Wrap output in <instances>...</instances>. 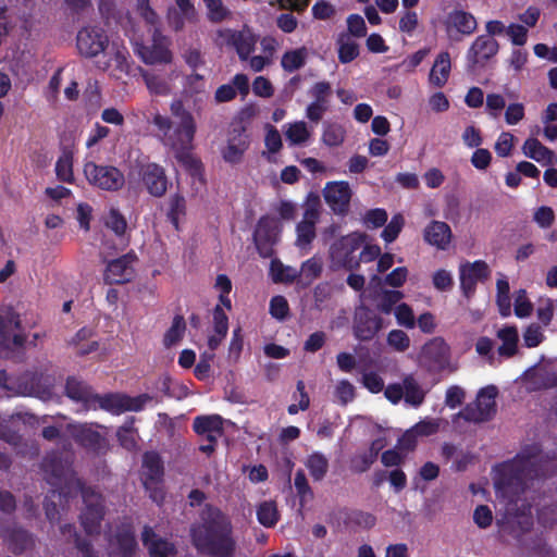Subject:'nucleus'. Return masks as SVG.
Here are the masks:
<instances>
[{"instance_id": "1", "label": "nucleus", "mask_w": 557, "mask_h": 557, "mask_svg": "<svg viewBox=\"0 0 557 557\" xmlns=\"http://www.w3.org/2000/svg\"><path fill=\"white\" fill-rule=\"evenodd\" d=\"M543 457L540 448L534 445L524 448L517 457L505 463L495 479V487L499 497L506 503L508 517L527 531L532 525L531 505L525 496L529 481L537 478L543 471Z\"/></svg>"}, {"instance_id": "2", "label": "nucleus", "mask_w": 557, "mask_h": 557, "mask_svg": "<svg viewBox=\"0 0 557 557\" xmlns=\"http://www.w3.org/2000/svg\"><path fill=\"white\" fill-rule=\"evenodd\" d=\"M171 116L156 113L152 119L161 144L181 162L193 161L189 152L194 149L197 121L182 100L170 104Z\"/></svg>"}, {"instance_id": "3", "label": "nucleus", "mask_w": 557, "mask_h": 557, "mask_svg": "<svg viewBox=\"0 0 557 557\" xmlns=\"http://www.w3.org/2000/svg\"><path fill=\"white\" fill-rule=\"evenodd\" d=\"M202 520L190 530L195 547L211 557H234L236 541L231 520L216 508H208Z\"/></svg>"}, {"instance_id": "4", "label": "nucleus", "mask_w": 557, "mask_h": 557, "mask_svg": "<svg viewBox=\"0 0 557 557\" xmlns=\"http://www.w3.org/2000/svg\"><path fill=\"white\" fill-rule=\"evenodd\" d=\"M51 472V478L48 480L51 485L60 486L59 496L61 494H71L73 490L82 492L86 506L81 517L82 524L87 533H94L103 517L101 496L91 488H83L79 480L74 478L69 468L64 469L62 466L57 465L52 466Z\"/></svg>"}, {"instance_id": "5", "label": "nucleus", "mask_w": 557, "mask_h": 557, "mask_svg": "<svg viewBox=\"0 0 557 557\" xmlns=\"http://www.w3.org/2000/svg\"><path fill=\"white\" fill-rule=\"evenodd\" d=\"M364 240L361 233L354 232L342 236L330 247V260L333 269L352 270L358 268L359 260L356 252L360 249Z\"/></svg>"}, {"instance_id": "6", "label": "nucleus", "mask_w": 557, "mask_h": 557, "mask_svg": "<svg viewBox=\"0 0 557 557\" xmlns=\"http://www.w3.org/2000/svg\"><path fill=\"white\" fill-rule=\"evenodd\" d=\"M384 395L394 405L404 399L407 406L418 408L423 404L426 392L412 374H408L401 382L388 384Z\"/></svg>"}, {"instance_id": "7", "label": "nucleus", "mask_w": 557, "mask_h": 557, "mask_svg": "<svg viewBox=\"0 0 557 557\" xmlns=\"http://www.w3.org/2000/svg\"><path fill=\"white\" fill-rule=\"evenodd\" d=\"M152 400L148 394H141L136 397H129L124 394H96L94 399L95 408L90 410L103 409L112 414H120L125 411H139Z\"/></svg>"}, {"instance_id": "8", "label": "nucleus", "mask_w": 557, "mask_h": 557, "mask_svg": "<svg viewBox=\"0 0 557 557\" xmlns=\"http://www.w3.org/2000/svg\"><path fill=\"white\" fill-rule=\"evenodd\" d=\"M20 326V317L12 308H0V357H9L13 348L23 345L25 338L16 332Z\"/></svg>"}, {"instance_id": "9", "label": "nucleus", "mask_w": 557, "mask_h": 557, "mask_svg": "<svg viewBox=\"0 0 557 557\" xmlns=\"http://www.w3.org/2000/svg\"><path fill=\"white\" fill-rule=\"evenodd\" d=\"M498 389L495 385L481 388L474 403L469 404L459 416L467 421L483 422L491 419L496 412V397Z\"/></svg>"}, {"instance_id": "10", "label": "nucleus", "mask_w": 557, "mask_h": 557, "mask_svg": "<svg viewBox=\"0 0 557 557\" xmlns=\"http://www.w3.org/2000/svg\"><path fill=\"white\" fill-rule=\"evenodd\" d=\"M135 52L148 65L171 64L173 61L170 40L158 29L153 30L150 44H136Z\"/></svg>"}, {"instance_id": "11", "label": "nucleus", "mask_w": 557, "mask_h": 557, "mask_svg": "<svg viewBox=\"0 0 557 557\" xmlns=\"http://www.w3.org/2000/svg\"><path fill=\"white\" fill-rule=\"evenodd\" d=\"M450 350L441 337L426 342L418 355V363L429 372H438L449 364Z\"/></svg>"}, {"instance_id": "12", "label": "nucleus", "mask_w": 557, "mask_h": 557, "mask_svg": "<svg viewBox=\"0 0 557 557\" xmlns=\"http://www.w3.org/2000/svg\"><path fill=\"white\" fill-rule=\"evenodd\" d=\"M103 52L102 59L97 61V66L100 70L109 72L117 79L129 75L132 70L131 55L124 45L113 41Z\"/></svg>"}, {"instance_id": "13", "label": "nucleus", "mask_w": 557, "mask_h": 557, "mask_svg": "<svg viewBox=\"0 0 557 557\" xmlns=\"http://www.w3.org/2000/svg\"><path fill=\"white\" fill-rule=\"evenodd\" d=\"M84 174L90 184L101 189L116 190L124 184V175L116 168L110 165L87 162L84 166Z\"/></svg>"}, {"instance_id": "14", "label": "nucleus", "mask_w": 557, "mask_h": 557, "mask_svg": "<svg viewBox=\"0 0 557 557\" xmlns=\"http://www.w3.org/2000/svg\"><path fill=\"white\" fill-rule=\"evenodd\" d=\"M323 197L335 214L346 215L349 210L352 190L346 181L329 182L323 188Z\"/></svg>"}, {"instance_id": "15", "label": "nucleus", "mask_w": 557, "mask_h": 557, "mask_svg": "<svg viewBox=\"0 0 557 557\" xmlns=\"http://www.w3.org/2000/svg\"><path fill=\"white\" fill-rule=\"evenodd\" d=\"M321 205L317 197L306 202L302 220L297 224L296 245L300 248L308 247L315 237V224L320 218Z\"/></svg>"}, {"instance_id": "16", "label": "nucleus", "mask_w": 557, "mask_h": 557, "mask_svg": "<svg viewBox=\"0 0 557 557\" xmlns=\"http://www.w3.org/2000/svg\"><path fill=\"white\" fill-rule=\"evenodd\" d=\"M108 46V37L100 28L85 27L77 34V49L84 57L94 58Z\"/></svg>"}, {"instance_id": "17", "label": "nucleus", "mask_w": 557, "mask_h": 557, "mask_svg": "<svg viewBox=\"0 0 557 557\" xmlns=\"http://www.w3.org/2000/svg\"><path fill=\"white\" fill-rule=\"evenodd\" d=\"M478 27L475 17L463 10H454L448 13L445 29L450 39L459 40V35L469 36Z\"/></svg>"}, {"instance_id": "18", "label": "nucleus", "mask_w": 557, "mask_h": 557, "mask_svg": "<svg viewBox=\"0 0 557 557\" xmlns=\"http://www.w3.org/2000/svg\"><path fill=\"white\" fill-rule=\"evenodd\" d=\"M383 327L380 317L366 307L356 310L354 333L360 341H370Z\"/></svg>"}, {"instance_id": "19", "label": "nucleus", "mask_w": 557, "mask_h": 557, "mask_svg": "<svg viewBox=\"0 0 557 557\" xmlns=\"http://www.w3.org/2000/svg\"><path fill=\"white\" fill-rule=\"evenodd\" d=\"M280 231L276 219L270 216L260 219L255 231V242L262 256L270 253V247L276 243Z\"/></svg>"}, {"instance_id": "20", "label": "nucleus", "mask_w": 557, "mask_h": 557, "mask_svg": "<svg viewBox=\"0 0 557 557\" xmlns=\"http://www.w3.org/2000/svg\"><path fill=\"white\" fill-rule=\"evenodd\" d=\"M141 75L150 94L169 96L174 88V82L181 76V72L174 67L164 74L143 71Z\"/></svg>"}, {"instance_id": "21", "label": "nucleus", "mask_w": 557, "mask_h": 557, "mask_svg": "<svg viewBox=\"0 0 557 557\" xmlns=\"http://www.w3.org/2000/svg\"><path fill=\"white\" fill-rule=\"evenodd\" d=\"M135 262L136 256L133 253H127L111 261L106 270V281L110 284H123L129 282L135 274Z\"/></svg>"}, {"instance_id": "22", "label": "nucleus", "mask_w": 557, "mask_h": 557, "mask_svg": "<svg viewBox=\"0 0 557 557\" xmlns=\"http://www.w3.org/2000/svg\"><path fill=\"white\" fill-rule=\"evenodd\" d=\"M141 182L147 191L153 197H162L168 189V178L164 169L156 163H149L140 170Z\"/></svg>"}, {"instance_id": "23", "label": "nucleus", "mask_w": 557, "mask_h": 557, "mask_svg": "<svg viewBox=\"0 0 557 557\" xmlns=\"http://www.w3.org/2000/svg\"><path fill=\"white\" fill-rule=\"evenodd\" d=\"M488 275L487 264L483 261L466 263L460 267V286L463 294L470 297L478 282Z\"/></svg>"}, {"instance_id": "24", "label": "nucleus", "mask_w": 557, "mask_h": 557, "mask_svg": "<svg viewBox=\"0 0 557 557\" xmlns=\"http://www.w3.org/2000/svg\"><path fill=\"white\" fill-rule=\"evenodd\" d=\"M249 146L248 135L243 127L234 128L228 136L227 145L223 149V159L228 163H238Z\"/></svg>"}, {"instance_id": "25", "label": "nucleus", "mask_w": 557, "mask_h": 557, "mask_svg": "<svg viewBox=\"0 0 557 557\" xmlns=\"http://www.w3.org/2000/svg\"><path fill=\"white\" fill-rule=\"evenodd\" d=\"M498 51L497 41L491 36H479L468 51V60L472 66L484 63Z\"/></svg>"}, {"instance_id": "26", "label": "nucleus", "mask_w": 557, "mask_h": 557, "mask_svg": "<svg viewBox=\"0 0 557 557\" xmlns=\"http://www.w3.org/2000/svg\"><path fill=\"white\" fill-rule=\"evenodd\" d=\"M224 420L219 414L198 416L194 419V431L208 442H216L223 435Z\"/></svg>"}, {"instance_id": "27", "label": "nucleus", "mask_w": 557, "mask_h": 557, "mask_svg": "<svg viewBox=\"0 0 557 557\" xmlns=\"http://www.w3.org/2000/svg\"><path fill=\"white\" fill-rule=\"evenodd\" d=\"M176 7L169 10V24L174 30L183 29L185 23L196 20V10L190 0H175Z\"/></svg>"}, {"instance_id": "28", "label": "nucleus", "mask_w": 557, "mask_h": 557, "mask_svg": "<svg viewBox=\"0 0 557 557\" xmlns=\"http://www.w3.org/2000/svg\"><path fill=\"white\" fill-rule=\"evenodd\" d=\"M260 46L262 53L256 54L249 59V69L256 73L263 71L273 63L274 54L278 48V41L271 36H267L260 40Z\"/></svg>"}, {"instance_id": "29", "label": "nucleus", "mask_w": 557, "mask_h": 557, "mask_svg": "<svg viewBox=\"0 0 557 557\" xmlns=\"http://www.w3.org/2000/svg\"><path fill=\"white\" fill-rule=\"evenodd\" d=\"M451 61L448 52L443 51L436 58L429 73V84L435 88H443L450 76Z\"/></svg>"}, {"instance_id": "30", "label": "nucleus", "mask_w": 557, "mask_h": 557, "mask_svg": "<svg viewBox=\"0 0 557 557\" xmlns=\"http://www.w3.org/2000/svg\"><path fill=\"white\" fill-rule=\"evenodd\" d=\"M423 236L428 244L445 250L450 243L451 231L445 222L433 221L424 228Z\"/></svg>"}, {"instance_id": "31", "label": "nucleus", "mask_w": 557, "mask_h": 557, "mask_svg": "<svg viewBox=\"0 0 557 557\" xmlns=\"http://www.w3.org/2000/svg\"><path fill=\"white\" fill-rule=\"evenodd\" d=\"M69 429L72 436L84 447L94 450H98L102 447L103 438L91 425L71 424Z\"/></svg>"}, {"instance_id": "32", "label": "nucleus", "mask_w": 557, "mask_h": 557, "mask_svg": "<svg viewBox=\"0 0 557 557\" xmlns=\"http://www.w3.org/2000/svg\"><path fill=\"white\" fill-rule=\"evenodd\" d=\"M259 37L248 27H243L237 35L236 42L233 49H235L238 59L242 62H246L249 66V59L256 51V46Z\"/></svg>"}, {"instance_id": "33", "label": "nucleus", "mask_w": 557, "mask_h": 557, "mask_svg": "<svg viewBox=\"0 0 557 557\" xmlns=\"http://www.w3.org/2000/svg\"><path fill=\"white\" fill-rule=\"evenodd\" d=\"M66 394L71 399L81 403L85 410L95 408L92 403L96 394L85 383L75 379H69L66 382Z\"/></svg>"}, {"instance_id": "34", "label": "nucleus", "mask_w": 557, "mask_h": 557, "mask_svg": "<svg viewBox=\"0 0 557 557\" xmlns=\"http://www.w3.org/2000/svg\"><path fill=\"white\" fill-rule=\"evenodd\" d=\"M143 542L151 557H170L174 554L173 545L160 539L151 528L144 529Z\"/></svg>"}, {"instance_id": "35", "label": "nucleus", "mask_w": 557, "mask_h": 557, "mask_svg": "<svg viewBox=\"0 0 557 557\" xmlns=\"http://www.w3.org/2000/svg\"><path fill=\"white\" fill-rule=\"evenodd\" d=\"M313 134L312 127L305 121H296L284 125V135L290 146L307 145Z\"/></svg>"}, {"instance_id": "36", "label": "nucleus", "mask_w": 557, "mask_h": 557, "mask_svg": "<svg viewBox=\"0 0 557 557\" xmlns=\"http://www.w3.org/2000/svg\"><path fill=\"white\" fill-rule=\"evenodd\" d=\"M143 475L147 488H150L151 484L161 479L163 475V466L158 454L153 451L145 454L143 459Z\"/></svg>"}, {"instance_id": "37", "label": "nucleus", "mask_w": 557, "mask_h": 557, "mask_svg": "<svg viewBox=\"0 0 557 557\" xmlns=\"http://www.w3.org/2000/svg\"><path fill=\"white\" fill-rule=\"evenodd\" d=\"M136 543L132 531L127 528L122 530L114 540L111 541V557H132Z\"/></svg>"}, {"instance_id": "38", "label": "nucleus", "mask_w": 557, "mask_h": 557, "mask_svg": "<svg viewBox=\"0 0 557 557\" xmlns=\"http://www.w3.org/2000/svg\"><path fill=\"white\" fill-rule=\"evenodd\" d=\"M522 151L525 157L543 164H552L556 159L554 152L535 138H528Z\"/></svg>"}, {"instance_id": "39", "label": "nucleus", "mask_w": 557, "mask_h": 557, "mask_svg": "<svg viewBox=\"0 0 557 557\" xmlns=\"http://www.w3.org/2000/svg\"><path fill=\"white\" fill-rule=\"evenodd\" d=\"M497 337L502 341L497 352L500 357L510 358L518 350L519 334L516 326H505L498 330Z\"/></svg>"}, {"instance_id": "40", "label": "nucleus", "mask_w": 557, "mask_h": 557, "mask_svg": "<svg viewBox=\"0 0 557 557\" xmlns=\"http://www.w3.org/2000/svg\"><path fill=\"white\" fill-rule=\"evenodd\" d=\"M305 466L313 481H322L329 471V459L320 451H313L305 459Z\"/></svg>"}, {"instance_id": "41", "label": "nucleus", "mask_w": 557, "mask_h": 557, "mask_svg": "<svg viewBox=\"0 0 557 557\" xmlns=\"http://www.w3.org/2000/svg\"><path fill=\"white\" fill-rule=\"evenodd\" d=\"M338 60L346 64L359 55V45L348 34L342 33L336 39Z\"/></svg>"}, {"instance_id": "42", "label": "nucleus", "mask_w": 557, "mask_h": 557, "mask_svg": "<svg viewBox=\"0 0 557 557\" xmlns=\"http://www.w3.org/2000/svg\"><path fill=\"white\" fill-rule=\"evenodd\" d=\"M529 388L552 387L557 384V377L550 375L545 368H535L525 372Z\"/></svg>"}, {"instance_id": "43", "label": "nucleus", "mask_w": 557, "mask_h": 557, "mask_svg": "<svg viewBox=\"0 0 557 557\" xmlns=\"http://www.w3.org/2000/svg\"><path fill=\"white\" fill-rule=\"evenodd\" d=\"M308 51L305 47L286 51L281 59V65L286 72H295L306 63Z\"/></svg>"}, {"instance_id": "44", "label": "nucleus", "mask_w": 557, "mask_h": 557, "mask_svg": "<svg viewBox=\"0 0 557 557\" xmlns=\"http://www.w3.org/2000/svg\"><path fill=\"white\" fill-rule=\"evenodd\" d=\"M322 272V261L320 258L312 257L301 264L298 270V281L302 285H310Z\"/></svg>"}, {"instance_id": "45", "label": "nucleus", "mask_w": 557, "mask_h": 557, "mask_svg": "<svg viewBox=\"0 0 557 557\" xmlns=\"http://www.w3.org/2000/svg\"><path fill=\"white\" fill-rule=\"evenodd\" d=\"M270 275L275 283H292L298 278V270L285 265L278 260H272Z\"/></svg>"}, {"instance_id": "46", "label": "nucleus", "mask_w": 557, "mask_h": 557, "mask_svg": "<svg viewBox=\"0 0 557 557\" xmlns=\"http://www.w3.org/2000/svg\"><path fill=\"white\" fill-rule=\"evenodd\" d=\"M346 137V131L343 125L337 123H325L322 132V141L329 147L341 146Z\"/></svg>"}, {"instance_id": "47", "label": "nucleus", "mask_w": 557, "mask_h": 557, "mask_svg": "<svg viewBox=\"0 0 557 557\" xmlns=\"http://www.w3.org/2000/svg\"><path fill=\"white\" fill-rule=\"evenodd\" d=\"M104 224L119 237L121 245L125 246L126 240L124 235L127 228V223L124 216L117 210L111 209L104 216Z\"/></svg>"}, {"instance_id": "48", "label": "nucleus", "mask_w": 557, "mask_h": 557, "mask_svg": "<svg viewBox=\"0 0 557 557\" xmlns=\"http://www.w3.org/2000/svg\"><path fill=\"white\" fill-rule=\"evenodd\" d=\"M384 447V443L381 440H376L372 443L370 451L367 454L359 455L352 460V468L357 472H364L376 459L379 451Z\"/></svg>"}, {"instance_id": "49", "label": "nucleus", "mask_w": 557, "mask_h": 557, "mask_svg": "<svg viewBox=\"0 0 557 557\" xmlns=\"http://www.w3.org/2000/svg\"><path fill=\"white\" fill-rule=\"evenodd\" d=\"M258 521L265 528H271L278 521L276 504L272 500L261 503L257 508Z\"/></svg>"}, {"instance_id": "50", "label": "nucleus", "mask_w": 557, "mask_h": 557, "mask_svg": "<svg viewBox=\"0 0 557 557\" xmlns=\"http://www.w3.org/2000/svg\"><path fill=\"white\" fill-rule=\"evenodd\" d=\"M55 174L59 180L71 183L73 182V156L69 151H64L55 163Z\"/></svg>"}, {"instance_id": "51", "label": "nucleus", "mask_w": 557, "mask_h": 557, "mask_svg": "<svg viewBox=\"0 0 557 557\" xmlns=\"http://www.w3.org/2000/svg\"><path fill=\"white\" fill-rule=\"evenodd\" d=\"M5 541L10 543L14 552H23L32 545L30 536L24 530H14L3 534Z\"/></svg>"}, {"instance_id": "52", "label": "nucleus", "mask_w": 557, "mask_h": 557, "mask_svg": "<svg viewBox=\"0 0 557 557\" xmlns=\"http://www.w3.org/2000/svg\"><path fill=\"white\" fill-rule=\"evenodd\" d=\"M185 329L186 324L184 319L182 317H175L171 327L164 335V345L171 347L177 344L182 339Z\"/></svg>"}, {"instance_id": "53", "label": "nucleus", "mask_w": 557, "mask_h": 557, "mask_svg": "<svg viewBox=\"0 0 557 557\" xmlns=\"http://www.w3.org/2000/svg\"><path fill=\"white\" fill-rule=\"evenodd\" d=\"M394 314L397 323L406 329H413L416 326V318L413 310L407 304H400L394 309Z\"/></svg>"}, {"instance_id": "54", "label": "nucleus", "mask_w": 557, "mask_h": 557, "mask_svg": "<svg viewBox=\"0 0 557 557\" xmlns=\"http://www.w3.org/2000/svg\"><path fill=\"white\" fill-rule=\"evenodd\" d=\"M438 420L426 418L424 420L419 421L417 424L410 428V430L416 436H418V438H420L435 434L438 431Z\"/></svg>"}, {"instance_id": "55", "label": "nucleus", "mask_w": 557, "mask_h": 557, "mask_svg": "<svg viewBox=\"0 0 557 557\" xmlns=\"http://www.w3.org/2000/svg\"><path fill=\"white\" fill-rule=\"evenodd\" d=\"M387 344L396 351L404 352L410 347V338L401 330H392L387 335Z\"/></svg>"}, {"instance_id": "56", "label": "nucleus", "mask_w": 557, "mask_h": 557, "mask_svg": "<svg viewBox=\"0 0 557 557\" xmlns=\"http://www.w3.org/2000/svg\"><path fill=\"white\" fill-rule=\"evenodd\" d=\"M329 107L330 100H313L306 108V117L313 123H319L329 110Z\"/></svg>"}, {"instance_id": "57", "label": "nucleus", "mask_w": 557, "mask_h": 557, "mask_svg": "<svg viewBox=\"0 0 557 557\" xmlns=\"http://www.w3.org/2000/svg\"><path fill=\"white\" fill-rule=\"evenodd\" d=\"M117 438L123 447L133 449L137 444V432L133 426V422L126 423L117 431Z\"/></svg>"}, {"instance_id": "58", "label": "nucleus", "mask_w": 557, "mask_h": 557, "mask_svg": "<svg viewBox=\"0 0 557 557\" xmlns=\"http://www.w3.org/2000/svg\"><path fill=\"white\" fill-rule=\"evenodd\" d=\"M186 201L181 195H174L170 198L169 218L175 227L178 226L181 216L185 214Z\"/></svg>"}, {"instance_id": "59", "label": "nucleus", "mask_w": 557, "mask_h": 557, "mask_svg": "<svg viewBox=\"0 0 557 557\" xmlns=\"http://www.w3.org/2000/svg\"><path fill=\"white\" fill-rule=\"evenodd\" d=\"M205 3L211 22H222L230 15V11L223 5L221 0H205Z\"/></svg>"}, {"instance_id": "60", "label": "nucleus", "mask_w": 557, "mask_h": 557, "mask_svg": "<svg viewBox=\"0 0 557 557\" xmlns=\"http://www.w3.org/2000/svg\"><path fill=\"white\" fill-rule=\"evenodd\" d=\"M533 305L527 296L524 289H520L515 294V314L518 318H527L531 314Z\"/></svg>"}, {"instance_id": "61", "label": "nucleus", "mask_w": 557, "mask_h": 557, "mask_svg": "<svg viewBox=\"0 0 557 557\" xmlns=\"http://www.w3.org/2000/svg\"><path fill=\"white\" fill-rule=\"evenodd\" d=\"M404 218L401 214H395L392 220L389 221V223L385 226V228L383 230L382 232V238L386 242V243H392L394 242L397 236L399 235L403 226H404Z\"/></svg>"}, {"instance_id": "62", "label": "nucleus", "mask_w": 557, "mask_h": 557, "mask_svg": "<svg viewBox=\"0 0 557 557\" xmlns=\"http://www.w3.org/2000/svg\"><path fill=\"white\" fill-rule=\"evenodd\" d=\"M363 224L369 228H377L383 226L387 221V212L384 209H372L363 215Z\"/></svg>"}, {"instance_id": "63", "label": "nucleus", "mask_w": 557, "mask_h": 557, "mask_svg": "<svg viewBox=\"0 0 557 557\" xmlns=\"http://www.w3.org/2000/svg\"><path fill=\"white\" fill-rule=\"evenodd\" d=\"M239 30L219 28L214 35V42L220 48H234Z\"/></svg>"}, {"instance_id": "64", "label": "nucleus", "mask_w": 557, "mask_h": 557, "mask_svg": "<svg viewBox=\"0 0 557 557\" xmlns=\"http://www.w3.org/2000/svg\"><path fill=\"white\" fill-rule=\"evenodd\" d=\"M289 313V306L285 297L274 296L270 301V314L277 319L284 320Z\"/></svg>"}]
</instances>
